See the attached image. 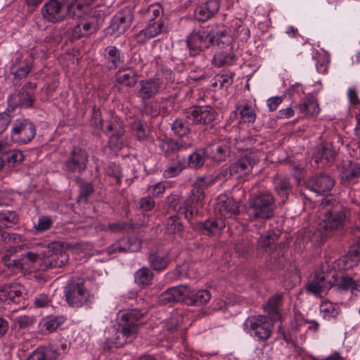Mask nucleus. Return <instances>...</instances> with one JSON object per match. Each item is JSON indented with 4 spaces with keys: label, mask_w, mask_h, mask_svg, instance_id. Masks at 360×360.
<instances>
[{
    "label": "nucleus",
    "mask_w": 360,
    "mask_h": 360,
    "mask_svg": "<svg viewBox=\"0 0 360 360\" xmlns=\"http://www.w3.org/2000/svg\"><path fill=\"white\" fill-rule=\"evenodd\" d=\"M186 41L191 56L199 55L211 46L230 42L227 28L224 25H216L210 30L202 27H195L187 36Z\"/></svg>",
    "instance_id": "nucleus-1"
},
{
    "label": "nucleus",
    "mask_w": 360,
    "mask_h": 360,
    "mask_svg": "<svg viewBox=\"0 0 360 360\" xmlns=\"http://www.w3.org/2000/svg\"><path fill=\"white\" fill-rule=\"evenodd\" d=\"M248 205V214L250 221H265L274 216L276 199L269 191H259L252 195Z\"/></svg>",
    "instance_id": "nucleus-2"
},
{
    "label": "nucleus",
    "mask_w": 360,
    "mask_h": 360,
    "mask_svg": "<svg viewBox=\"0 0 360 360\" xmlns=\"http://www.w3.org/2000/svg\"><path fill=\"white\" fill-rule=\"evenodd\" d=\"M145 313L139 309H128L122 313L115 338V344L117 347H120L127 343L131 342L136 338L139 321Z\"/></svg>",
    "instance_id": "nucleus-3"
},
{
    "label": "nucleus",
    "mask_w": 360,
    "mask_h": 360,
    "mask_svg": "<svg viewBox=\"0 0 360 360\" xmlns=\"http://www.w3.org/2000/svg\"><path fill=\"white\" fill-rule=\"evenodd\" d=\"M321 205L326 208L325 219L319 224L318 229L328 236L343 226L347 218L346 208L331 197L323 199Z\"/></svg>",
    "instance_id": "nucleus-4"
},
{
    "label": "nucleus",
    "mask_w": 360,
    "mask_h": 360,
    "mask_svg": "<svg viewBox=\"0 0 360 360\" xmlns=\"http://www.w3.org/2000/svg\"><path fill=\"white\" fill-rule=\"evenodd\" d=\"M64 293L68 304L74 308L88 307L94 298L82 279L70 281L64 288Z\"/></svg>",
    "instance_id": "nucleus-5"
},
{
    "label": "nucleus",
    "mask_w": 360,
    "mask_h": 360,
    "mask_svg": "<svg viewBox=\"0 0 360 360\" xmlns=\"http://www.w3.org/2000/svg\"><path fill=\"white\" fill-rule=\"evenodd\" d=\"M245 330L258 340H268L273 332L274 323L270 318L264 315L249 316L244 322Z\"/></svg>",
    "instance_id": "nucleus-6"
},
{
    "label": "nucleus",
    "mask_w": 360,
    "mask_h": 360,
    "mask_svg": "<svg viewBox=\"0 0 360 360\" xmlns=\"http://www.w3.org/2000/svg\"><path fill=\"white\" fill-rule=\"evenodd\" d=\"M36 135V126L29 119H15L11 125V139L18 145H25L32 141Z\"/></svg>",
    "instance_id": "nucleus-7"
},
{
    "label": "nucleus",
    "mask_w": 360,
    "mask_h": 360,
    "mask_svg": "<svg viewBox=\"0 0 360 360\" xmlns=\"http://www.w3.org/2000/svg\"><path fill=\"white\" fill-rule=\"evenodd\" d=\"M262 153L256 148H246L241 152L236 162L231 165L232 172L241 177L249 174L259 161Z\"/></svg>",
    "instance_id": "nucleus-8"
},
{
    "label": "nucleus",
    "mask_w": 360,
    "mask_h": 360,
    "mask_svg": "<svg viewBox=\"0 0 360 360\" xmlns=\"http://www.w3.org/2000/svg\"><path fill=\"white\" fill-rule=\"evenodd\" d=\"M218 112L210 105L194 106L186 110V117L194 124L212 129L217 123Z\"/></svg>",
    "instance_id": "nucleus-9"
},
{
    "label": "nucleus",
    "mask_w": 360,
    "mask_h": 360,
    "mask_svg": "<svg viewBox=\"0 0 360 360\" xmlns=\"http://www.w3.org/2000/svg\"><path fill=\"white\" fill-rule=\"evenodd\" d=\"M54 243L49 244L47 247H42V257L40 268L46 270L49 268L53 269L61 267L66 264L69 260V255L62 248H56Z\"/></svg>",
    "instance_id": "nucleus-10"
},
{
    "label": "nucleus",
    "mask_w": 360,
    "mask_h": 360,
    "mask_svg": "<svg viewBox=\"0 0 360 360\" xmlns=\"http://www.w3.org/2000/svg\"><path fill=\"white\" fill-rule=\"evenodd\" d=\"M89 162L87 152L79 147H74L67 155L63 164V170L70 174H82L86 171Z\"/></svg>",
    "instance_id": "nucleus-11"
},
{
    "label": "nucleus",
    "mask_w": 360,
    "mask_h": 360,
    "mask_svg": "<svg viewBox=\"0 0 360 360\" xmlns=\"http://www.w3.org/2000/svg\"><path fill=\"white\" fill-rule=\"evenodd\" d=\"M36 89V83L26 82L19 91L9 95L8 97V106L12 109L32 107L35 101Z\"/></svg>",
    "instance_id": "nucleus-12"
},
{
    "label": "nucleus",
    "mask_w": 360,
    "mask_h": 360,
    "mask_svg": "<svg viewBox=\"0 0 360 360\" xmlns=\"http://www.w3.org/2000/svg\"><path fill=\"white\" fill-rule=\"evenodd\" d=\"M69 0H49L41 8V14L44 20L49 23H57L65 20V11L63 7Z\"/></svg>",
    "instance_id": "nucleus-13"
},
{
    "label": "nucleus",
    "mask_w": 360,
    "mask_h": 360,
    "mask_svg": "<svg viewBox=\"0 0 360 360\" xmlns=\"http://www.w3.org/2000/svg\"><path fill=\"white\" fill-rule=\"evenodd\" d=\"M134 17V12L131 8H122L112 19L110 25L107 28L108 33L115 36L124 34L131 25Z\"/></svg>",
    "instance_id": "nucleus-14"
},
{
    "label": "nucleus",
    "mask_w": 360,
    "mask_h": 360,
    "mask_svg": "<svg viewBox=\"0 0 360 360\" xmlns=\"http://www.w3.org/2000/svg\"><path fill=\"white\" fill-rule=\"evenodd\" d=\"M164 89V79L155 76L140 80L137 97L145 102L156 96Z\"/></svg>",
    "instance_id": "nucleus-15"
},
{
    "label": "nucleus",
    "mask_w": 360,
    "mask_h": 360,
    "mask_svg": "<svg viewBox=\"0 0 360 360\" xmlns=\"http://www.w3.org/2000/svg\"><path fill=\"white\" fill-rule=\"evenodd\" d=\"M192 146V141L188 138L186 140L182 139H173L166 138L160 139L159 141V148L161 153L166 158H170L172 155H178V153L184 150H187Z\"/></svg>",
    "instance_id": "nucleus-16"
},
{
    "label": "nucleus",
    "mask_w": 360,
    "mask_h": 360,
    "mask_svg": "<svg viewBox=\"0 0 360 360\" xmlns=\"http://www.w3.org/2000/svg\"><path fill=\"white\" fill-rule=\"evenodd\" d=\"M188 295L187 285H178L168 288L158 297L157 302L160 305H172L179 302L184 301Z\"/></svg>",
    "instance_id": "nucleus-17"
},
{
    "label": "nucleus",
    "mask_w": 360,
    "mask_h": 360,
    "mask_svg": "<svg viewBox=\"0 0 360 360\" xmlns=\"http://www.w3.org/2000/svg\"><path fill=\"white\" fill-rule=\"evenodd\" d=\"M141 249V240L137 237L122 238L110 245L108 249L109 255L138 252Z\"/></svg>",
    "instance_id": "nucleus-18"
},
{
    "label": "nucleus",
    "mask_w": 360,
    "mask_h": 360,
    "mask_svg": "<svg viewBox=\"0 0 360 360\" xmlns=\"http://www.w3.org/2000/svg\"><path fill=\"white\" fill-rule=\"evenodd\" d=\"M336 152L330 143H321L316 146L312 160L319 166V163L324 165H330L335 161Z\"/></svg>",
    "instance_id": "nucleus-19"
},
{
    "label": "nucleus",
    "mask_w": 360,
    "mask_h": 360,
    "mask_svg": "<svg viewBox=\"0 0 360 360\" xmlns=\"http://www.w3.org/2000/svg\"><path fill=\"white\" fill-rule=\"evenodd\" d=\"M329 274L323 271L317 272L307 285L306 290L316 296L328 290L333 287L332 278L329 280Z\"/></svg>",
    "instance_id": "nucleus-20"
},
{
    "label": "nucleus",
    "mask_w": 360,
    "mask_h": 360,
    "mask_svg": "<svg viewBox=\"0 0 360 360\" xmlns=\"http://www.w3.org/2000/svg\"><path fill=\"white\" fill-rule=\"evenodd\" d=\"M23 287L17 283L3 285L0 288V301L8 304H19L22 299Z\"/></svg>",
    "instance_id": "nucleus-21"
},
{
    "label": "nucleus",
    "mask_w": 360,
    "mask_h": 360,
    "mask_svg": "<svg viewBox=\"0 0 360 360\" xmlns=\"http://www.w3.org/2000/svg\"><path fill=\"white\" fill-rule=\"evenodd\" d=\"M334 184L333 179L326 174L313 176L307 181V187L319 194H323L331 191Z\"/></svg>",
    "instance_id": "nucleus-22"
},
{
    "label": "nucleus",
    "mask_w": 360,
    "mask_h": 360,
    "mask_svg": "<svg viewBox=\"0 0 360 360\" xmlns=\"http://www.w3.org/2000/svg\"><path fill=\"white\" fill-rule=\"evenodd\" d=\"M207 159L212 162H221L230 156L231 148L227 141L209 144L205 147Z\"/></svg>",
    "instance_id": "nucleus-23"
},
{
    "label": "nucleus",
    "mask_w": 360,
    "mask_h": 360,
    "mask_svg": "<svg viewBox=\"0 0 360 360\" xmlns=\"http://www.w3.org/2000/svg\"><path fill=\"white\" fill-rule=\"evenodd\" d=\"M150 269L155 271H162L170 263L169 252L167 250H151L148 255Z\"/></svg>",
    "instance_id": "nucleus-24"
},
{
    "label": "nucleus",
    "mask_w": 360,
    "mask_h": 360,
    "mask_svg": "<svg viewBox=\"0 0 360 360\" xmlns=\"http://www.w3.org/2000/svg\"><path fill=\"white\" fill-rule=\"evenodd\" d=\"M42 250L39 252L26 250L17 255V257L12 260L14 266L22 269H31L33 265L39 262L41 263Z\"/></svg>",
    "instance_id": "nucleus-25"
},
{
    "label": "nucleus",
    "mask_w": 360,
    "mask_h": 360,
    "mask_svg": "<svg viewBox=\"0 0 360 360\" xmlns=\"http://www.w3.org/2000/svg\"><path fill=\"white\" fill-rule=\"evenodd\" d=\"M340 177L344 184H354L358 182L360 176V165L358 162L349 160L344 162L340 168Z\"/></svg>",
    "instance_id": "nucleus-26"
},
{
    "label": "nucleus",
    "mask_w": 360,
    "mask_h": 360,
    "mask_svg": "<svg viewBox=\"0 0 360 360\" xmlns=\"http://www.w3.org/2000/svg\"><path fill=\"white\" fill-rule=\"evenodd\" d=\"M331 277L333 287L337 288L338 290H350L352 294L358 296L359 290L354 278L348 275L338 276L335 272L333 273Z\"/></svg>",
    "instance_id": "nucleus-27"
},
{
    "label": "nucleus",
    "mask_w": 360,
    "mask_h": 360,
    "mask_svg": "<svg viewBox=\"0 0 360 360\" xmlns=\"http://www.w3.org/2000/svg\"><path fill=\"white\" fill-rule=\"evenodd\" d=\"M153 20V19L149 20L147 27L136 34L135 38L138 43L143 44L162 32L164 27L163 21Z\"/></svg>",
    "instance_id": "nucleus-28"
},
{
    "label": "nucleus",
    "mask_w": 360,
    "mask_h": 360,
    "mask_svg": "<svg viewBox=\"0 0 360 360\" xmlns=\"http://www.w3.org/2000/svg\"><path fill=\"white\" fill-rule=\"evenodd\" d=\"M219 8V3L217 0H208L196 8L195 18L198 21L205 22L211 18Z\"/></svg>",
    "instance_id": "nucleus-29"
},
{
    "label": "nucleus",
    "mask_w": 360,
    "mask_h": 360,
    "mask_svg": "<svg viewBox=\"0 0 360 360\" xmlns=\"http://www.w3.org/2000/svg\"><path fill=\"white\" fill-rule=\"evenodd\" d=\"M116 82L122 86L131 88L138 82L139 75L137 71L131 68H122L115 75Z\"/></svg>",
    "instance_id": "nucleus-30"
},
{
    "label": "nucleus",
    "mask_w": 360,
    "mask_h": 360,
    "mask_svg": "<svg viewBox=\"0 0 360 360\" xmlns=\"http://www.w3.org/2000/svg\"><path fill=\"white\" fill-rule=\"evenodd\" d=\"M273 184L274 191L281 199V202L285 203L289 195L292 192V186L289 178L276 176L274 179Z\"/></svg>",
    "instance_id": "nucleus-31"
},
{
    "label": "nucleus",
    "mask_w": 360,
    "mask_h": 360,
    "mask_svg": "<svg viewBox=\"0 0 360 360\" xmlns=\"http://www.w3.org/2000/svg\"><path fill=\"white\" fill-rule=\"evenodd\" d=\"M224 227L225 221L221 217L210 218L198 224L199 229L207 236L219 234Z\"/></svg>",
    "instance_id": "nucleus-32"
},
{
    "label": "nucleus",
    "mask_w": 360,
    "mask_h": 360,
    "mask_svg": "<svg viewBox=\"0 0 360 360\" xmlns=\"http://www.w3.org/2000/svg\"><path fill=\"white\" fill-rule=\"evenodd\" d=\"M186 168L185 157L177 155L163 171L162 176L166 179L174 178L180 175Z\"/></svg>",
    "instance_id": "nucleus-33"
},
{
    "label": "nucleus",
    "mask_w": 360,
    "mask_h": 360,
    "mask_svg": "<svg viewBox=\"0 0 360 360\" xmlns=\"http://www.w3.org/2000/svg\"><path fill=\"white\" fill-rule=\"evenodd\" d=\"M226 45V47L225 50L217 51L214 55L212 63L218 68L225 65H231L235 63L237 60L236 56L229 46V42Z\"/></svg>",
    "instance_id": "nucleus-34"
},
{
    "label": "nucleus",
    "mask_w": 360,
    "mask_h": 360,
    "mask_svg": "<svg viewBox=\"0 0 360 360\" xmlns=\"http://www.w3.org/2000/svg\"><path fill=\"white\" fill-rule=\"evenodd\" d=\"M278 235L272 230L268 231L265 234L261 235L256 246V250L261 253L271 250L277 244Z\"/></svg>",
    "instance_id": "nucleus-35"
},
{
    "label": "nucleus",
    "mask_w": 360,
    "mask_h": 360,
    "mask_svg": "<svg viewBox=\"0 0 360 360\" xmlns=\"http://www.w3.org/2000/svg\"><path fill=\"white\" fill-rule=\"evenodd\" d=\"M217 209L224 217L236 215L239 212L238 203L232 198H220L217 203Z\"/></svg>",
    "instance_id": "nucleus-36"
},
{
    "label": "nucleus",
    "mask_w": 360,
    "mask_h": 360,
    "mask_svg": "<svg viewBox=\"0 0 360 360\" xmlns=\"http://www.w3.org/2000/svg\"><path fill=\"white\" fill-rule=\"evenodd\" d=\"M104 56L109 70H115L124 62L120 50L115 46H107Z\"/></svg>",
    "instance_id": "nucleus-37"
},
{
    "label": "nucleus",
    "mask_w": 360,
    "mask_h": 360,
    "mask_svg": "<svg viewBox=\"0 0 360 360\" xmlns=\"http://www.w3.org/2000/svg\"><path fill=\"white\" fill-rule=\"evenodd\" d=\"M66 318L64 316H49L41 319L39 323L40 330L44 333H50L62 326Z\"/></svg>",
    "instance_id": "nucleus-38"
},
{
    "label": "nucleus",
    "mask_w": 360,
    "mask_h": 360,
    "mask_svg": "<svg viewBox=\"0 0 360 360\" xmlns=\"http://www.w3.org/2000/svg\"><path fill=\"white\" fill-rule=\"evenodd\" d=\"M211 298V293L207 290L191 291L188 288V295L184 301L188 305L200 306L207 303Z\"/></svg>",
    "instance_id": "nucleus-39"
},
{
    "label": "nucleus",
    "mask_w": 360,
    "mask_h": 360,
    "mask_svg": "<svg viewBox=\"0 0 360 360\" xmlns=\"http://www.w3.org/2000/svg\"><path fill=\"white\" fill-rule=\"evenodd\" d=\"M295 107L298 108L300 112L309 116L316 115L320 111L319 104L313 97L304 98Z\"/></svg>",
    "instance_id": "nucleus-40"
},
{
    "label": "nucleus",
    "mask_w": 360,
    "mask_h": 360,
    "mask_svg": "<svg viewBox=\"0 0 360 360\" xmlns=\"http://www.w3.org/2000/svg\"><path fill=\"white\" fill-rule=\"evenodd\" d=\"M154 274L152 270L143 266L137 270L134 274V282L141 288H146L153 283Z\"/></svg>",
    "instance_id": "nucleus-41"
},
{
    "label": "nucleus",
    "mask_w": 360,
    "mask_h": 360,
    "mask_svg": "<svg viewBox=\"0 0 360 360\" xmlns=\"http://www.w3.org/2000/svg\"><path fill=\"white\" fill-rule=\"evenodd\" d=\"M236 108L238 110L240 121L244 122L253 123L256 120V114L252 107L246 101L238 103L236 105Z\"/></svg>",
    "instance_id": "nucleus-42"
},
{
    "label": "nucleus",
    "mask_w": 360,
    "mask_h": 360,
    "mask_svg": "<svg viewBox=\"0 0 360 360\" xmlns=\"http://www.w3.org/2000/svg\"><path fill=\"white\" fill-rule=\"evenodd\" d=\"M193 124L191 120L185 118H177L172 124V130L174 135L184 137L187 136L191 133L190 125Z\"/></svg>",
    "instance_id": "nucleus-43"
},
{
    "label": "nucleus",
    "mask_w": 360,
    "mask_h": 360,
    "mask_svg": "<svg viewBox=\"0 0 360 360\" xmlns=\"http://www.w3.org/2000/svg\"><path fill=\"white\" fill-rule=\"evenodd\" d=\"M3 159L4 158L6 165L9 167L20 164L24 160V155L20 150H8L7 144L2 147Z\"/></svg>",
    "instance_id": "nucleus-44"
},
{
    "label": "nucleus",
    "mask_w": 360,
    "mask_h": 360,
    "mask_svg": "<svg viewBox=\"0 0 360 360\" xmlns=\"http://www.w3.org/2000/svg\"><path fill=\"white\" fill-rule=\"evenodd\" d=\"M207 156L205 148H198L189 155L188 165L190 167L199 169L204 165Z\"/></svg>",
    "instance_id": "nucleus-45"
},
{
    "label": "nucleus",
    "mask_w": 360,
    "mask_h": 360,
    "mask_svg": "<svg viewBox=\"0 0 360 360\" xmlns=\"http://www.w3.org/2000/svg\"><path fill=\"white\" fill-rule=\"evenodd\" d=\"M282 303L283 295L276 293L269 298L266 304H264V309L270 316L278 315Z\"/></svg>",
    "instance_id": "nucleus-46"
},
{
    "label": "nucleus",
    "mask_w": 360,
    "mask_h": 360,
    "mask_svg": "<svg viewBox=\"0 0 360 360\" xmlns=\"http://www.w3.org/2000/svg\"><path fill=\"white\" fill-rule=\"evenodd\" d=\"M344 262L345 268L346 269H352L355 266H358L360 262V251L359 248V243L357 246H353L352 250L343 257L342 259Z\"/></svg>",
    "instance_id": "nucleus-47"
},
{
    "label": "nucleus",
    "mask_w": 360,
    "mask_h": 360,
    "mask_svg": "<svg viewBox=\"0 0 360 360\" xmlns=\"http://www.w3.org/2000/svg\"><path fill=\"white\" fill-rule=\"evenodd\" d=\"M66 5V15L73 18L82 17L88 8L80 0H75L70 4L68 2Z\"/></svg>",
    "instance_id": "nucleus-48"
},
{
    "label": "nucleus",
    "mask_w": 360,
    "mask_h": 360,
    "mask_svg": "<svg viewBox=\"0 0 360 360\" xmlns=\"http://www.w3.org/2000/svg\"><path fill=\"white\" fill-rule=\"evenodd\" d=\"M19 217L15 211H0V229L12 227L18 224Z\"/></svg>",
    "instance_id": "nucleus-49"
},
{
    "label": "nucleus",
    "mask_w": 360,
    "mask_h": 360,
    "mask_svg": "<svg viewBox=\"0 0 360 360\" xmlns=\"http://www.w3.org/2000/svg\"><path fill=\"white\" fill-rule=\"evenodd\" d=\"M198 202L199 201L195 200L194 195H192V192L191 191L187 199L185 200L184 207H181L179 208L180 212L184 214L186 219L190 220L193 218L194 214L198 212L194 207V205Z\"/></svg>",
    "instance_id": "nucleus-50"
},
{
    "label": "nucleus",
    "mask_w": 360,
    "mask_h": 360,
    "mask_svg": "<svg viewBox=\"0 0 360 360\" xmlns=\"http://www.w3.org/2000/svg\"><path fill=\"white\" fill-rule=\"evenodd\" d=\"M33 60L32 56L29 55L18 66L15 65V77L19 79L26 77L32 68Z\"/></svg>",
    "instance_id": "nucleus-51"
},
{
    "label": "nucleus",
    "mask_w": 360,
    "mask_h": 360,
    "mask_svg": "<svg viewBox=\"0 0 360 360\" xmlns=\"http://www.w3.org/2000/svg\"><path fill=\"white\" fill-rule=\"evenodd\" d=\"M131 130L136 139L140 141H145L149 135L146 124L141 120H135L132 123Z\"/></svg>",
    "instance_id": "nucleus-52"
},
{
    "label": "nucleus",
    "mask_w": 360,
    "mask_h": 360,
    "mask_svg": "<svg viewBox=\"0 0 360 360\" xmlns=\"http://www.w3.org/2000/svg\"><path fill=\"white\" fill-rule=\"evenodd\" d=\"M103 126L110 135L123 136L125 131L124 124L120 120L104 122Z\"/></svg>",
    "instance_id": "nucleus-53"
},
{
    "label": "nucleus",
    "mask_w": 360,
    "mask_h": 360,
    "mask_svg": "<svg viewBox=\"0 0 360 360\" xmlns=\"http://www.w3.org/2000/svg\"><path fill=\"white\" fill-rule=\"evenodd\" d=\"M234 249L239 256L247 257L253 252L254 247L249 238H244L236 244Z\"/></svg>",
    "instance_id": "nucleus-54"
},
{
    "label": "nucleus",
    "mask_w": 360,
    "mask_h": 360,
    "mask_svg": "<svg viewBox=\"0 0 360 360\" xmlns=\"http://www.w3.org/2000/svg\"><path fill=\"white\" fill-rule=\"evenodd\" d=\"M76 182L79 185V195L80 199L85 200L93 194L94 191V186L91 182H86L83 179L77 176L75 179Z\"/></svg>",
    "instance_id": "nucleus-55"
},
{
    "label": "nucleus",
    "mask_w": 360,
    "mask_h": 360,
    "mask_svg": "<svg viewBox=\"0 0 360 360\" xmlns=\"http://www.w3.org/2000/svg\"><path fill=\"white\" fill-rule=\"evenodd\" d=\"M284 256V248L281 244H276L271 250H270L269 262L274 267H276L282 262L281 259Z\"/></svg>",
    "instance_id": "nucleus-56"
},
{
    "label": "nucleus",
    "mask_w": 360,
    "mask_h": 360,
    "mask_svg": "<svg viewBox=\"0 0 360 360\" xmlns=\"http://www.w3.org/2000/svg\"><path fill=\"white\" fill-rule=\"evenodd\" d=\"M27 360H55L50 349L39 347L32 352Z\"/></svg>",
    "instance_id": "nucleus-57"
},
{
    "label": "nucleus",
    "mask_w": 360,
    "mask_h": 360,
    "mask_svg": "<svg viewBox=\"0 0 360 360\" xmlns=\"http://www.w3.org/2000/svg\"><path fill=\"white\" fill-rule=\"evenodd\" d=\"M93 24L90 22L80 23L75 25L72 30V36L75 39H79L88 36L91 32Z\"/></svg>",
    "instance_id": "nucleus-58"
},
{
    "label": "nucleus",
    "mask_w": 360,
    "mask_h": 360,
    "mask_svg": "<svg viewBox=\"0 0 360 360\" xmlns=\"http://www.w3.org/2000/svg\"><path fill=\"white\" fill-rule=\"evenodd\" d=\"M166 229L168 233L175 234L183 230V224L177 217L172 216L166 220Z\"/></svg>",
    "instance_id": "nucleus-59"
},
{
    "label": "nucleus",
    "mask_w": 360,
    "mask_h": 360,
    "mask_svg": "<svg viewBox=\"0 0 360 360\" xmlns=\"http://www.w3.org/2000/svg\"><path fill=\"white\" fill-rule=\"evenodd\" d=\"M53 220L49 216H41L36 224L34 225V233H43L51 229Z\"/></svg>",
    "instance_id": "nucleus-60"
},
{
    "label": "nucleus",
    "mask_w": 360,
    "mask_h": 360,
    "mask_svg": "<svg viewBox=\"0 0 360 360\" xmlns=\"http://www.w3.org/2000/svg\"><path fill=\"white\" fill-rule=\"evenodd\" d=\"M233 83L232 75H217L214 77L213 86H219L221 89H227Z\"/></svg>",
    "instance_id": "nucleus-61"
},
{
    "label": "nucleus",
    "mask_w": 360,
    "mask_h": 360,
    "mask_svg": "<svg viewBox=\"0 0 360 360\" xmlns=\"http://www.w3.org/2000/svg\"><path fill=\"white\" fill-rule=\"evenodd\" d=\"M236 174V172H232L231 169V165L229 167H222L218 172L214 176L216 181H224L230 179L231 176Z\"/></svg>",
    "instance_id": "nucleus-62"
},
{
    "label": "nucleus",
    "mask_w": 360,
    "mask_h": 360,
    "mask_svg": "<svg viewBox=\"0 0 360 360\" xmlns=\"http://www.w3.org/2000/svg\"><path fill=\"white\" fill-rule=\"evenodd\" d=\"M162 10L160 6L151 5L147 10V18H148V20L153 19V21H162Z\"/></svg>",
    "instance_id": "nucleus-63"
},
{
    "label": "nucleus",
    "mask_w": 360,
    "mask_h": 360,
    "mask_svg": "<svg viewBox=\"0 0 360 360\" xmlns=\"http://www.w3.org/2000/svg\"><path fill=\"white\" fill-rule=\"evenodd\" d=\"M321 311L323 312L325 319L335 317L338 314L335 307L332 302H325L321 305Z\"/></svg>",
    "instance_id": "nucleus-64"
}]
</instances>
